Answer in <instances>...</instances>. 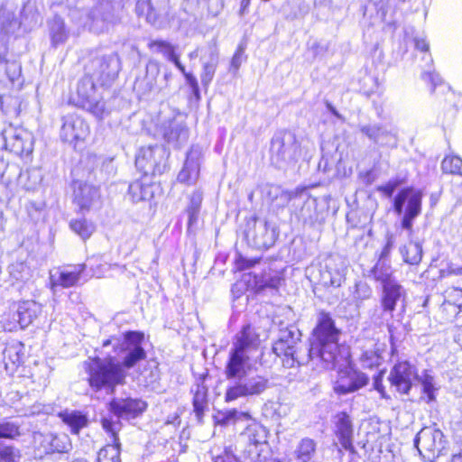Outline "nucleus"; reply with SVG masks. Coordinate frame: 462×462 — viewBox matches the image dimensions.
Here are the masks:
<instances>
[{
    "label": "nucleus",
    "mask_w": 462,
    "mask_h": 462,
    "mask_svg": "<svg viewBox=\"0 0 462 462\" xmlns=\"http://www.w3.org/2000/svg\"><path fill=\"white\" fill-rule=\"evenodd\" d=\"M340 334L331 315L322 311L318 315L309 347L300 342V331L290 325L279 329L273 351L276 356H282L284 367L300 366L312 361L325 369H334L346 359L338 343Z\"/></svg>",
    "instance_id": "1"
},
{
    "label": "nucleus",
    "mask_w": 462,
    "mask_h": 462,
    "mask_svg": "<svg viewBox=\"0 0 462 462\" xmlns=\"http://www.w3.org/2000/svg\"><path fill=\"white\" fill-rule=\"evenodd\" d=\"M143 339V333L127 331L120 337L112 336L105 340L102 347L111 346L116 356H96L85 362L90 389L95 393L114 394L118 385L125 384L128 370L146 358Z\"/></svg>",
    "instance_id": "2"
},
{
    "label": "nucleus",
    "mask_w": 462,
    "mask_h": 462,
    "mask_svg": "<svg viewBox=\"0 0 462 462\" xmlns=\"http://www.w3.org/2000/svg\"><path fill=\"white\" fill-rule=\"evenodd\" d=\"M259 343V335L250 324L243 326L236 335L224 371L226 378L233 382L226 387L225 402L258 396L269 388L267 377L250 372V356L257 350Z\"/></svg>",
    "instance_id": "3"
},
{
    "label": "nucleus",
    "mask_w": 462,
    "mask_h": 462,
    "mask_svg": "<svg viewBox=\"0 0 462 462\" xmlns=\"http://www.w3.org/2000/svg\"><path fill=\"white\" fill-rule=\"evenodd\" d=\"M300 156V146L296 135L287 130L274 134L271 140L270 159L278 169H286L294 164Z\"/></svg>",
    "instance_id": "4"
},
{
    "label": "nucleus",
    "mask_w": 462,
    "mask_h": 462,
    "mask_svg": "<svg viewBox=\"0 0 462 462\" xmlns=\"http://www.w3.org/2000/svg\"><path fill=\"white\" fill-rule=\"evenodd\" d=\"M422 192L412 187L402 189L393 199V210L402 216L401 226L412 233L414 219L421 213Z\"/></svg>",
    "instance_id": "5"
},
{
    "label": "nucleus",
    "mask_w": 462,
    "mask_h": 462,
    "mask_svg": "<svg viewBox=\"0 0 462 462\" xmlns=\"http://www.w3.org/2000/svg\"><path fill=\"white\" fill-rule=\"evenodd\" d=\"M120 60L116 53L96 54L85 65V71L101 86L113 82L120 71Z\"/></svg>",
    "instance_id": "6"
},
{
    "label": "nucleus",
    "mask_w": 462,
    "mask_h": 462,
    "mask_svg": "<svg viewBox=\"0 0 462 462\" xmlns=\"http://www.w3.org/2000/svg\"><path fill=\"white\" fill-rule=\"evenodd\" d=\"M96 79L87 72L79 81L77 87L78 105L93 114L97 118H102L105 113V102L98 97L96 91Z\"/></svg>",
    "instance_id": "7"
},
{
    "label": "nucleus",
    "mask_w": 462,
    "mask_h": 462,
    "mask_svg": "<svg viewBox=\"0 0 462 462\" xmlns=\"http://www.w3.org/2000/svg\"><path fill=\"white\" fill-rule=\"evenodd\" d=\"M21 436V425L17 421H0V462H21L20 448L10 442Z\"/></svg>",
    "instance_id": "8"
},
{
    "label": "nucleus",
    "mask_w": 462,
    "mask_h": 462,
    "mask_svg": "<svg viewBox=\"0 0 462 462\" xmlns=\"http://www.w3.org/2000/svg\"><path fill=\"white\" fill-rule=\"evenodd\" d=\"M32 445L36 456L61 453L67 454L72 449L71 441L66 434L35 431L32 435Z\"/></svg>",
    "instance_id": "9"
},
{
    "label": "nucleus",
    "mask_w": 462,
    "mask_h": 462,
    "mask_svg": "<svg viewBox=\"0 0 462 462\" xmlns=\"http://www.w3.org/2000/svg\"><path fill=\"white\" fill-rule=\"evenodd\" d=\"M160 72V62L150 59L146 63L144 71L141 72L134 80V90L139 97L154 96L162 91V85L159 83Z\"/></svg>",
    "instance_id": "10"
},
{
    "label": "nucleus",
    "mask_w": 462,
    "mask_h": 462,
    "mask_svg": "<svg viewBox=\"0 0 462 462\" xmlns=\"http://www.w3.org/2000/svg\"><path fill=\"white\" fill-rule=\"evenodd\" d=\"M136 168L145 176L162 174L164 171V150L158 145L142 147L135 157Z\"/></svg>",
    "instance_id": "11"
},
{
    "label": "nucleus",
    "mask_w": 462,
    "mask_h": 462,
    "mask_svg": "<svg viewBox=\"0 0 462 462\" xmlns=\"http://www.w3.org/2000/svg\"><path fill=\"white\" fill-rule=\"evenodd\" d=\"M135 13L139 17H144L151 25L161 29L168 23L169 3L167 0H138Z\"/></svg>",
    "instance_id": "12"
},
{
    "label": "nucleus",
    "mask_w": 462,
    "mask_h": 462,
    "mask_svg": "<svg viewBox=\"0 0 462 462\" xmlns=\"http://www.w3.org/2000/svg\"><path fill=\"white\" fill-rule=\"evenodd\" d=\"M101 425L103 430L110 436L111 444L102 448L97 457V462H121V443L118 432L122 429V423L114 421L112 417H102Z\"/></svg>",
    "instance_id": "13"
},
{
    "label": "nucleus",
    "mask_w": 462,
    "mask_h": 462,
    "mask_svg": "<svg viewBox=\"0 0 462 462\" xmlns=\"http://www.w3.org/2000/svg\"><path fill=\"white\" fill-rule=\"evenodd\" d=\"M147 403L138 398H113L108 403V411L112 413L114 421L121 423L120 420H131L139 417L146 410Z\"/></svg>",
    "instance_id": "14"
},
{
    "label": "nucleus",
    "mask_w": 462,
    "mask_h": 462,
    "mask_svg": "<svg viewBox=\"0 0 462 462\" xmlns=\"http://www.w3.org/2000/svg\"><path fill=\"white\" fill-rule=\"evenodd\" d=\"M346 268V263L340 255H329L319 270V282L324 287H340L345 281Z\"/></svg>",
    "instance_id": "15"
},
{
    "label": "nucleus",
    "mask_w": 462,
    "mask_h": 462,
    "mask_svg": "<svg viewBox=\"0 0 462 462\" xmlns=\"http://www.w3.org/2000/svg\"><path fill=\"white\" fill-rule=\"evenodd\" d=\"M419 379L418 370L415 365L408 361L398 362L392 368L389 374V381L397 392L402 394H409L413 383Z\"/></svg>",
    "instance_id": "16"
},
{
    "label": "nucleus",
    "mask_w": 462,
    "mask_h": 462,
    "mask_svg": "<svg viewBox=\"0 0 462 462\" xmlns=\"http://www.w3.org/2000/svg\"><path fill=\"white\" fill-rule=\"evenodd\" d=\"M5 149L16 155L30 154L32 152V136L23 128L9 126L3 131Z\"/></svg>",
    "instance_id": "17"
},
{
    "label": "nucleus",
    "mask_w": 462,
    "mask_h": 462,
    "mask_svg": "<svg viewBox=\"0 0 462 462\" xmlns=\"http://www.w3.org/2000/svg\"><path fill=\"white\" fill-rule=\"evenodd\" d=\"M73 202L81 212L89 211L100 205V193L96 186L81 180H74Z\"/></svg>",
    "instance_id": "18"
},
{
    "label": "nucleus",
    "mask_w": 462,
    "mask_h": 462,
    "mask_svg": "<svg viewBox=\"0 0 462 462\" xmlns=\"http://www.w3.org/2000/svg\"><path fill=\"white\" fill-rule=\"evenodd\" d=\"M63 124L60 129V138L62 141L74 144L79 141H84L88 134L89 127L88 124L78 115L69 114L62 118Z\"/></svg>",
    "instance_id": "19"
},
{
    "label": "nucleus",
    "mask_w": 462,
    "mask_h": 462,
    "mask_svg": "<svg viewBox=\"0 0 462 462\" xmlns=\"http://www.w3.org/2000/svg\"><path fill=\"white\" fill-rule=\"evenodd\" d=\"M368 382L369 377L365 373L347 367L339 371L334 391L337 394H347L363 388Z\"/></svg>",
    "instance_id": "20"
},
{
    "label": "nucleus",
    "mask_w": 462,
    "mask_h": 462,
    "mask_svg": "<svg viewBox=\"0 0 462 462\" xmlns=\"http://www.w3.org/2000/svg\"><path fill=\"white\" fill-rule=\"evenodd\" d=\"M420 445H421L422 449L432 453L433 456H439L445 445L444 434L436 427H424L414 439V447L421 453V449L419 448Z\"/></svg>",
    "instance_id": "21"
},
{
    "label": "nucleus",
    "mask_w": 462,
    "mask_h": 462,
    "mask_svg": "<svg viewBox=\"0 0 462 462\" xmlns=\"http://www.w3.org/2000/svg\"><path fill=\"white\" fill-rule=\"evenodd\" d=\"M159 134L173 148H180L189 140V129L183 121L171 118L162 123Z\"/></svg>",
    "instance_id": "22"
},
{
    "label": "nucleus",
    "mask_w": 462,
    "mask_h": 462,
    "mask_svg": "<svg viewBox=\"0 0 462 462\" xmlns=\"http://www.w3.org/2000/svg\"><path fill=\"white\" fill-rule=\"evenodd\" d=\"M360 132L369 140L382 147L395 148L398 144L394 128L382 124H368L360 126Z\"/></svg>",
    "instance_id": "23"
},
{
    "label": "nucleus",
    "mask_w": 462,
    "mask_h": 462,
    "mask_svg": "<svg viewBox=\"0 0 462 462\" xmlns=\"http://www.w3.org/2000/svg\"><path fill=\"white\" fill-rule=\"evenodd\" d=\"M414 45L416 50L422 53L421 60L424 61V65L421 66V79L430 85V90L433 92L438 86L441 85L442 79L433 69V60L429 53V43L424 38L415 37Z\"/></svg>",
    "instance_id": "24"
},
{
    "label": "nucleus",
    "mask_w": 462,
    "mask_h": 462,
    "mask_svg": "<svg viewBox=\"0 0 462 462\" xmlns=\"http://www.w3.org/2000/svg\"><path fill=\"white\" fill-rule=\"evenodd\" d=\"M407 299L406 289L399 282V281L382 287L380 295V307L383 308L384 312H393L396 310L399 303L404 308V303Z\"/></svg>",
    "instance_id": "25"
},
{
    "label": "nucleus",
    "mask_w": 462,
    "mask_h": 462,
    "mask_svg": "<svg viewBox=\"0 0 462 462\" xmlns=\"http://www.w3.org/2000/svg\"><path fill=\"white\" fill-rule=\"evenodd\" d=\"M85 264H78L69 268H58L50 272V284L54 291L56 287L69 288L75 286L83 272Z\"/></svg>",
    "instance_id": "26"
},
{
    "label": "nucleus",
    "mask_w": 462,
    "mask_h": 462,
    "mask_svg": "<svg viewBox=\"0 0 462 462\" xmlns=\"http://www.w3.org/2000/svg\"><path fill=\"white\" fill-rule=\"evenodd\" d=\"M202 152L199 146H192L187 153L182 170L178 174V180L189 185L194 184L199 176Z\"/></svg>",
    "instance_id": "27"
},
{
    "label": "nucleus",
    "mask_w": 462,
    "mask_h": 462,
    "mask_svg": "<svg viewBox=\"0 0 462 462\" xmlns=\"http://www.w3.org/2000/svg\"><path fill=\"white\" fill-rule=\"evenodd\" d=\"M113 23L114 15L110 5L100 4L88 14V21L84 23V26H88L90 31L96 33H100L107 30Z\"/></svg>",
    "instance_id": "28"
},
{
    "label": "nucleus",
    "mask_w": 462,
    "mask_h": 462,
    "mask_svg": "<svg viewBox=\"0 0 462 462\" xmlns=\"http://www.w3.org/2000/svg\"><path fill=\"white\" fill-rule=\"evenodd\" d=\"M335 434L342 448L352 454H356L353 445V423L346 411L338 412L335 416Z\"/></svg>",
    "instance_id": "29"
},
{
    "label": "nucleus",
    "mask_w": 462,
    "mask_h": 462,
    "mask_svg": "<svg viewBox=\"0 0 462 462\" xmlns=\"http://www.w3.org/2000/svg\"><path fill=\"white\" fill-rule=\"evenodd\" d=\"M42 311V305L35 300H23L17 304L13 318L16 319L21 328H25L33 323Z\"/></svg>",
    "instance_id": "30"
},
{
    "label": "nucleus",
    "mask_w": 462,
    "mask_h": 462,
    "mask_svg": "<svg viewBox=\"0 0 462 462\" xmlns=\"http://www.w3.org/2000/svg\"><path fill=\"white\" fill-rule=\"evenodd\" d=\"M246 237L257 248H269L274 244V232L266 221L254 222V228L246 232Z\"/></svg>",
    "instance_id": "31"
},
{
    "label": "nucleus",
    "mask_w": 462,
    "mask_h": 462,
    "mask_svg": "<svg viewBox=\"0 0 462 462\" xmlns=\"http://www.w3.org/2000/svg\"><path fill=\"white\" fill-rule=\"evenodd\" d=\"M297 217L302 221L304 225L315 226L321 225L325 220V216L318 210L317 199L308 197L302 201V206L297 213Z\"/></svg>",
    "instance_id": "32"
},
{
    "label": "nucleus",
    "mask_w": 462,
    "mask_h": 462,
    "mask_svg": "<svg viewBox=\"0 0 462 462\" xmlns=\"http://www.w3.org/2000/svg\"><path fill=\"white\" fill-rule=\"evenodd\" d=\"M202 71L200 74L201 84L207 88L212 82L219 61V54L216 47H208L204 56L200 58Z\"/></svg>",
    "instance_id": "33"
},
{
    "label": "nucleus",
    "mask_w": 462,
    "mask_h": 462,
    "mask_svg": "<svg viewBox=\"0 0 462 462\" xmlns=\"http://www.w3.org/2000/svg\"><path fill=\"white\" fill-rule=\"evenodd\" d=\"M267 433L265 428L257 423L252 422L239 435L237 439L238 447H244V444H253L259 446L267 445Z\"/></svg>",
    "instance_id": "34"
},
{
    "label": "nucleus",
    "mask_w": 462,
    "mask_h": 462,
    "mask_svg": "<svg viewBox=\"0 0 462 462\" xmlns=\"http://www.w3.org/2000/svg\"><path fill=\"white\" fill-rule=\"evenodd\" d=\"M154 185L150 182L147 176L130 183L127 195L133 203L149 200L153 197Z\"/></svg>",
    "instance_id": "35"
},
{
    "label": "nucleus",
    "mask_w": 462,
    "mask_h": 462,
    "mask_svg": "<svg viewBox=\"0 0 462 462\" xmlns=\"http://www.w3.org/2000/svg\"><path fill=\"white\" fill-rule=\"evenodd\" d=\"M149 50L153 53L163 55L172 62L179 70H183V65L180 60V55L176 53V47L167 41L152 40L148 43Z\"/></svg>",
    "instance_id": "36"
},
{
    "label": "nucleus",
    "mask_w": 462,
    "mask_h": 462,
    "mask_svg": "<svg viewBox=\"0 0 462 462\" xmlns=\"http://www.w3.org/2000/svg\"><path fill=\"white\" fill-rule=\"evenodd\" d=\"M371 276L378 282L381 283L382 287L388 284L393 283L398 280L393 276L392 267L385 261L379 259L375 265L371 270Z\"/></svg>",
    "instance_id": "37"
},
{
    "label": "nucleus",
    "mask_w": 462,
    "mask_h": 462,
    "mask_svg": "<svg viewBox=\"0 0 462 462\" xmlns=\"http://www.w3.org/2000/svg\"><path fill=\"white\" fill-rule=\"evenodd\" d=\"M62 421L67 424L72 433L78 434L81 429L87 427L88 419L86 414L79 411H65L60 414Z\"/></svg>",
    "instance_id": "38"
},
{
    "label": "nucleus",
    "mask_w": 462,
    "mask_h": 462,
    "mask_svg": "<svg viewBox=\"0 0 462 462\" xmlns=\"http://www.w3.org/2000/svg\"><path fill=\"white\" fill-rule=\"evenodd\" d=\"M400 254L404 263L418 265L422 259V246L420 243L410 241L400 247Z\"/></svg>",
    "instance_id": "39"
},
{
    "label": "nucleus",
    "mask_w": 462,
    "mask_h": 462,
    "mask_svg": "<svg viewBox=\"0 0 462 462\" xmlns=\"http://www.w3.org/2000/svg\"><path fill=\"white\" fill-rule=\"evenodd\" d=\"M192 404L198 420L201 421L208 408V388L203 383L196 385Z\"/></svg>",
    "instance_id": "40"
},
{
    "label": "nucleus",
    "mask_w": 462,
    "mask_h": 462,
    "mask_svg": "<svg viewBox=\"0 0 462 462\" xmlns=\"http://www.w3.org/2000/svg\"><path fill=\"white\" fill-rule=\"evenodd\" d=\"M316 446L313 439H302L295 450L296 462H311L316 452Z\"/></svg>",
    "instance_id": "41"
},
{
    "label": "nucleus",
    "mask_w": 462,
    "mask_h": 462,
    "mask_svg": "<svg viewBox=\"0 0 462 462\" xmlns=\"http://www.w3.org/2000/svg\"><path fill=\"white\" fill-rule=\"evenodd\" d=\"M265 192L267 199L280 208L285 207L291 199V194L277 185H267Z\"/></svg>",
    "instance_id": "42"
},
{
    "label": "nucleus",
    "mask_w": 462,
    "mask_h": 462,
    "mask_svg": "<svg viewBox=\"0 0 462 462\" xmlns=\"http://www.w3.org/2000/svg\"><path fill=\"white\" fill-rule=\"evenodd\" d=\"M417 382H420L422 386V392L426 395V402H431L435 401V392L438 388L435 385V378L430 370H424L420 375H419V379H416Z\"/></svg>",
    "instance_id": "43"
},
{
    "label": "nucleus",
    "mask_w": 462,
    "mask_h": 462,
    "mask_svg": "<svg viewBox=\"0 0 462 462\" xmlns=\"http://www.w3.org/2000/svg\"><path fill=\"white\" fill-rule=\"evenodd\" d=\"M255 284L259 289L265 288L277 289L282 282V278L277 272H264L263 273H254Z\"/></svg>",
    "instance_id": "44"
},
{
    "label": "nucleus",
    "mask_w": 462,
    "mask_h": 462,
    "mask_svg": "<svg viewBox=\"0 0 462 462\" xmlns=\"http://www.w3.org/2000/svg\"><path fill=\"white\" fill-rule=\"evenodd\" d=\"M52 45L57 46L65 42L68 32L65 29L64 21L60 17H54L50 25Z\"/></svg>",
    "instance_id": "45"
},
{
    "label": "nucleus",
    "mask_w": 462,
    "mask_h": 462,
    "mask_svg": "<svg viewBox=\"0 0 462 462\" xmlns=\"http://www.w3.org/2000/svg\"><path fill=\"white\" fill-rule=\"evenodd\" d=\"M264 447L253 444H244V447H239L243 462H262V452Z\"/></svg>",
    "instance_id": "46"
},
{
    "label": "nucleus",
    "mask_w": 462,
    "mask_h": 462,
    "mask_svg": "<svg viewBox=\"0 0 462 462\" xmlns=\"http://www.w3.org/2000/svg\"><path fill=\"white\" fill-rule=\"evenodd\" d=\"M69 226L84 240L89 238L95 230L94 224L86 218L73 219L70 221Z\"/></svg>",
    "instance_id": "47"
},
{
    "label": "nucleus",
    "mask_w": 462,
    "mask_h": 462,
    "mask_svg": "<svg viewBox=\"0 0 462 462\" xmlns=\"http://www.w3.org/2000/svg\"><path fill=\"white\" fill-rule=\"evenodd\" d=\"M444 173L462 175V159L458 156H446L441 162Z\"/></svg>",
    "instance_id": "48"
},
{
    "label": "nucleus",
    "mask_w": 462,
    "mask_h": 462,
    "mask_svg": "<svg viewBox=\"0 0 462 462\" xmlns=\"http://www.w3.org/2000/svg\"><path fill=\"white\" fill-rule=\"evenodd\" d=\"M10 274L16 281L26 282L32 276V270L25 263H14L10 266Z\"/></svg>",
    "instance_id": "49"
},
{
    "label": "nucleus",
    "mask_w": 462,
    "mask_h": 462,
    "mask_svg": "<svg viewBox=\"0 0 462 462\" xmlns=\"http://www.w3.org/2000/svg\"><path fill=\"white\" fill-rule=\"evenodd\" d=\"M393 315L391 312H384L383 308L380 307L374 308L371 316L370 319L373 324H374L377 327L383 326L385 322H388L389 319H392ZM387 328L388 332L392 335L393 334V324L387 323Z\"/></svg>",
    "instance_id": "50"
},
{
    "label": "nucleus",
    "mask_w": 462,
    "mask_h": 462,
    "mask_svg": "<svg viewBox=\"0 0 462 462\" xmlns=\"http://www.w3.org/2000/svg\"><path fill=\"white\" fill-rule=\"evenodd\" d=\"M23 345L21 343H16L11 345L4 350V359L8 360L14 365H19L22 363V355L21 349Z\"/></svg>",
    "instance_id": "51"
},
{
    "label": "nucleus",
    "mask_w": 462,
    "mask_h": 462,
    "mask_svg": "<svg viewBox=\"0 0 462 462\" xmlns=\"http://www.w3.org/2000/svg\"><path fill=\"white\" fill-rule=\"evenodd\" d=\"M382 357L376 351H365L360 356V364L364 368H373L381 365Z\"/></svg>",
    "instance_id": "52"
},
{
    "label": "nucleus",
    "mask_w": 462,
    "mask_h": 462,
    "mask_svg": "<svg viewBox=\"0 0 462 462\" xmlns=\"http://www.w3.org/2000/svg\"><path fill=\"white\" fill-rule=\"evenodd\" d=\"M439 312L445 321H451L460 311L452 301H449L447 297H444V301L440 305Z\"/></svg>",
    "instance_id": "53"
},
{
    "label": "nucleus",
    "mask_w": 462,
    "mask_h": 462,
    "mask_svg": "<svg viewBox=\"0 0 462 462\" xmlns=\"http://www.w3.org/2000/svg\"><path fill=\"white\" fill-rule=\"evenodd\" d=\"M245 46L244 44H239L235 54L232 57L230 62V71L234 74L237 72L242 63L245 60L246 56L245 54Z\"/></svg>",
    "instance_id": "54"
},
{
    "label": "nucleus",
    "mask_w": 462,
    "mask_h": 462,
    "mask_svg": "<svg viewBox=\"0 0 462 462\" xmlns=\"http://www.w3.org/2000/svg\"><path fill=\"white\" fill-rule=\"evenodd\" d=\"M372 288L367 283L362 282L356 283L354 298L357 301L366 300L372 297Z\"/></svg>",
    "instance_id": "55"
},
{
    "label": "nucleus",
    "mask_w": 462,
    "mask_h": 462,
    "mask_svg": "<svg viewBox=\"0 0 462 462\" xmlns=\"http://www.w3.org/2000/svg\"><path fill=\"white\" fill-rule=\"evenodd\" d=\"M444 297H447L449 301H452L456 307L462 311V289L452 287L444 291Z\"/></svg>",
    "instance_id": "56"
},
{
    "label": "nucleus",
    "mask_w": 462,
    "mask_h": 462,
    "mask_svg": "<svg viewBox=\"0 0 462 462\" xmlns=\"http://www.w3.org/2000/svg\"><path fill=\"white\" fill-rule=\"evenodd\" d=\"M182 75L185 77L187 84L190 87L193 94L196 97H199V87L196 77L192 73H189L186 71L185 67L183 66V70H180Z\"/></svg>",
    "instance_id": "57"
},
{
    "label": "nucleus",
    "mask_w": 462,
    "mask_h": 462,
    "mask_svg": "<svg viewBox=\"0 0 462 462\" xmlns=\"http://www.w3.org/2000/svg\"><path fill=\"white\" fill-rule=\"evenodd\" d=\"M214 462H238V458L233 453L231 447L225 448L224 451L213 458Z\"/></svg>",
    "instance_id": "58"
},
{
    "label": "nucleus",
    "mask_w": 462,
    "mask_h": 462,
    "mask_svg": "<svg viewBox=\"0 0 462 462\" xmlns=\"http://www.w3.org/2000/svg\"><path fill=\"white\" fill-rule=\"evenodd\" d=\"M215 422L220 426H227L231 423H235L232 418L231 411L226 410L224 411H219L217 415L215 416Z\"/></svg>",
    "instance_id": "59"
},
{
    "label": "nucleus",
    "mask_w": 462,
    "mask_h": 462,
    "mask_svg": "<svg viewBox=\"0 0 462 462\" xmlns=\"http://www.w3.org/2000/svg\"><path fill=\"white\" fill-rule=\"evenodd\" d=\"M384 371H380L377 374L374 376V382L373 385L374 388L380 393L381 396L383 398H386V393L384 390V386L383 385V377Z\"/></svg>",
    "instance_id": "60"
},
{
    "label": "nucleus",
    "mask_w": 462,
    "mask_h": 462,
    "mask_svg": "<svg viewBox=\"0 0 462 462\" xmlns=\"http://www.w3.org/2000/svg\"><path fill=\"white\" fill-rule=\"evenodd\" d=\"M202 199V193L200 191H194L190 196L189 204L187 208L200 210Z\"/></svg>",
    "instance_id": "61"
},
{
    "label": "nucleus",
    "mask_w": 462,
    "mask_h": 462,
    "mask_svg": "<svg viewBox=\"0 0 462 462\" xmlns=\"http://www.w3.org/2000/svg\"><path fill=\"white\" fill-rule=\"evenodd\" d=\"M186 211L188 214V229H190L197 224L200 210L187 208Z\"/></svg>",
    "instance_id": "62"
},
{
    "label": "nucleus",
    "mask_w": 462,
    "mask_h": 462,
    "mask_svg": "<svg viewBox=\"0 0 462 462\" xmlns=\"http://www.w3.org/2000/svg\"><path fill=\"white\" fill-rule=\"evenodd\" d=\"M230 411H231L232 418H233V420L235 423L236 421L249 420L252 419L251 415L248 412L240 411H237L236 409H231Z\"/></svg>",
    "instance_id": "63"
},
{
    "label": "nucleus",
    "mask_w": 462,
    "mask_h": 462,
    "mask_svg": "<svg viewBox=\"0 0 462 462\" xmlns=\"http://www.w3.org/2000/svg\"><path fill=\"white\" fill-rule=\"evenodd\" d=\"M172 78V73L169 69H165L162 78H159V83L162 85V90L169 87V82Z\"/></svg>",
    "instance_id": "64"
}]
</instances>
